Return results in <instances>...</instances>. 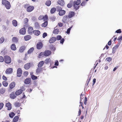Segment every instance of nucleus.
<instances>
[{"label": "nucleus", "mask_w": 122, "mask_h": 122, "mask_svg": "<svg viewBox=\"0 0 122 122\" xmlns=\"http://www.w3.org/2000/svg\"><path fill=\"white\" fill-rule=\"evenodd\" d=\"M4 62L7 64L10 63L11 61V59L10 57L8 56H4Z\"/></svg>", "instance_id": "obj_1"}, {"label": "nucleus", "mask_w": 122, "mask_h": 122, "mask_svg": "<svg viewBox=\"0 0 122 122\" xmlns=\"http://www.w3.org/2000/svg\"><path fill=\"white\" fill-rule=\"evenodd\" d=\"M69 18L68 15H65L63 17L62 21L63 23L67 22L69 21Z\"/></svg>", "instance_id": "obj_2"}, {"label": "nucleus", "mask_w": 122, "mask_h": 122, "mask_svg": "<svg viewBox=\"0 0 122 122\" xmlns=\"http://www.w3.org/2000/svg\"><path fill=\"white\" fill-rule=\"evenodd\" d=\"M26 33L25 29V27L22 28L19 30V33L22 35L25 34Z\"/></svg>", "instance_id": "obj_3"}, {"label": "nucleus", "mask_w": 122, "mask_h": 122, "mask_svg": "<svg viewBox=\"0 0 122 122\" xmlns=\"http://www.w3.org/2000/svg\"><path fill=\"white\" fill-rule=\"evenodd\" d=\"M22 74V70L21 68H19L17 71V76L20 77Z\"/></svg>", "instance_id": "obj_4"}, {"label": "nucleus", "mask_w": 122, "mask_h": 122, "mask_svg": "<svg viewBox=\"0 0 122 122\" xmlns=\"http://www.w3.org/2000/svg\"><path fill=\"white\" fill-rule=\"evenodd\" d=\"M75 15V13L73 11H71L69 12L68 16L69 18H71L73 17Z\"/></svg>", "instance_id": "obj_5"}, {"label": "nucleus", "mask_w": 122, "mask_h": 122, "mask_svg": "<svg viewBox=\"0 0 122 122\" xmlns=\"http://www.w3.org/2000/svg\"><path fill=\"white\" fill-rule=\"evenodd\" d=\"M43 46L41 42H38L36 46L37 48L38 49H41Z\"/></svg>", "instance_id": "obj_6"}, {"label": "nucleus", "mask_w": 122, "mask_h": 122, "mask_svg": "<svg viewBox=\"0 0 122 122\" xmlns=\"http://www.w3.org/2000/svg\"><path fill=\"white\" fill-rule=\"evenodd\" d=\"M34 9V7L33 6H30L27 8V11L28 12H30L33 10Z\"/></svg>", "instance_id": "obj_7"}, {"label": "nucleus", "mask_w": 122, "mask_h": 122, "mask_svg": "<svg viewBox=\"0 0 122 122\" xmlns=\"http://www.w3.org/2000/svg\"><path fill=\"white\" fill-rule=\"evenodd\" d=\"M13 69L11 68H9L7 69L5 71V73L6 74H10L12 72Z\"/></svg>", "instance_id": "obj_8"}, {"label": "nucleus", "mask_w": 122, "mask_h": 122, "mask_svg": "<svg viewBox=\"0 0 122 122\" xmlns=\"http://www.w3.org/2000/svg\"><path fill=\"white\" fill-rule=\"evenodd\" d=\"M44 55L46 56H49L51 54V52L50 51L47 50L45 51L44 52Z\"/></svg>", "instance_id": "obj_9"}, {"label": "nucleus", "mask_w": 122, "mask_h": 122, "mask_svg": "<svg viewBox=\"0 0 122 122\" xmlns=\"http://www.w3.org/2000/svg\"><path fill=\"white\" fill-rule=\"evenodd\" d=\"M31 81V79L30 78H26L25 80L24 83L26 84H28L30 83Z\"/></svg>", "instance_id": "obj_10"}, {"label": "nucleus", "mask_w": 122, "mask_h": 122, "mask_svg": "<svg viewBox=\"0 0 122 122\" xmlns=\"http://www.w3.org/2000/svg\"><path fill=\"white\" fill-rule=\"evenodd\" d=\"M56 38L53 37L51 38L49 40V42L50 43H54L56 41Z\"/></svg>", "instance_id": "obj_11"}, {"label": "nucleus", "mask_w": 122, "mask_h": 122, "mask_svg": "<svg viewBox=\"0 0 122 122\" xmlns=\"http://www.w3.org/2000/svg\"><path fill=\"white\" fill-rule=\"evenodd\" d=\"M74 1L72 0H71L69 2V3L67 5V7L69 8H71L73 5Z\"/></svg>", "instance_id": "obj_12"}, {"label": "nucleus", "mask_w": 122, "mask_h": 122, "mask_svg": "<svg viewBox=\"0 0 122 122\" xmlns=\"http://www.w3.org/2000/svg\"><path fill=\"white\" fill-rule=\"evenodd\" d=\"M66 12L65 10H62L59 12V15L60 16H62L65 14Z\"/></svg>", "instance_id": "obj_13"}, {"label": "nucleus", "mask_w": 122, "mask_h": 122, "mask_svg": "<svg viewBox=\"0 0 122 122\" xmlns=\"http://www.w3.org/2000/svg\"><path fill=\"white\" fill-rule=\"evenodd\" d=\"M6 106L7 107V110H10L12 108L11 104L9 102H8L6 104Z\"/></svg>", "instance_id": "obj_14"}, {"label": "nucleus", "mask_w": 122, "mask_h": 122, "mask_svg": "<svg viewBox=\"0 0 122 122\" xmlns=\"http://www.w3.org/2000/svg\"><path fill=\"white\" fill-rule=\"evenodd\" d=\"M58 4L61 6H63L65 4L64 1L62 0H59L58 1Z\"/></svg>", "instance_id": "obj_15"}, {"label": "nucleus", "mask_w": 122, "mask_h": 122, "mask_svg": "<svg viewBox=\"0 0 122 122\" xmlns=\"http://www.w3.org/2000/svg\"><path fill=\"white\" fill-rule=\"evenodd\" d=\"M33 28L32 27H29L28 29V32L29 34H31L33 32Z\"/></svg>", "instance_id": "obj_16"}, {"label": "nucleus", "mask_w": 122, "mask_h": 122, "mask_svg": "<svg viewBox=\"0 0 122 122\" xmlns=\"http://www.w3.org/2000/svg\"><path fill=\"white\" fill-rule=\"evenodd\" d=\"M30 67V63H28L25 65L24 68L26 70L29 69Z\"/></svg>", "instance_id": "obj_17"}, {"label": "nucleus", "mask_w": 122, "mask_h": 122, "mask_svg": "<svg viewBox=\"0 0 122 122\" xmlns=\"http://www.w3.org/2000/svg\"><path fill=\"white\" fill-rule=\"evenodd\" d=\"M118 46L117 45H116L115 46H114L112 49V53H114L116 51V50L118 48Z\"/></svg>", "instance_id": "obj_18"}, {"label": "nucleus", "mask_w": 122, "mask_h": 122, "mask_svg": "<svg viewBox=\"0 0 122 122\" xmlns=\"http://www.w3.org/2000/svg\"><path fill=\"white\" fill-rule=\"evenodd\" d=\"M31 37L30 35L26 36L24 37L25 40V41H27L31 39Z\"/></svg>", "instance_id": "obj_19"}, {"label": "nucleus", "mask_w": 122, "mask_h": 122, "mask_svg": "<svg viewBox=\"0 0 122 122\" xmlns=\"http://www.w3.org/2000/svg\"><path fill=\"white\" fill-rule=\"evenodd\" d=\"M42 68L41 67H38L36 70V73L37 74L42 71Z\"/></svg>", "instance_id": "obj_20"}, {"label": "nucleus", "mask_w": 122, "mask_h": 122, "mask_svg": "<svg viewBox=\"0 0 122 122\" xmlns=\"http://www.w3.org/2000/svg\"><path fill=\"white\" fill-rule=\"evenodd\" d=\"M22 92V90L20 89L17 90L15 92V94L16 95H18L21 94Z\"/></svg>", "instance_id": "obj_21"}, {"label": "nucleus", "mask_w": 122, "mask_h": 122, "mask_svg": "<svg viewBox=\"0 0 122 122\" xmlns=\"http://www.w3.org/2000/svg\"><path fill=\"white\" fill-rule=\"evenodd\" d=\"M15 83L14 82H13L11 83L10 85V87L11 89L13 88L15 86Z\"/></svg>", "instance_id": "obj_22"}, {"label": "nucleus", "mask_w": 122, "mask_h": 122, "mask_svg": "<svg viewBox=\"0 0 122 122\" xmlns=\"http://www.w3.org/2000/svg\"><path fill=\"white\" fill-rule=\"evenodd\" d=\"M33 33L36 35L38 36L40 34V32L39 30H35L33 31Z\"/></svg>", "instance_id": "obj_23"}, {"label": "nucleus", "mask_w": 122, "mask_h": 122, "mask_svg": "<svg viewBox=\"0 0 122 122\" xmlns=\"http://www.w3.org/2000/svg\"><path fill=\"white\" fill-rule=\"evenodd\" d=\"M44 63V62L43 61H40L39 63L38 66V67H41L42 66Z\"/></svg>", "instance_id": "obj_24"}, {"label": "nucleus", "mask_w": 122, "mask_h": 122, "mask_svg": "<svg viewBox=\"0 0 122 122\" xmlns=\"http://www.w3.org/2000/svg\"><path fill=\"white\" fill-rule=\"evenodd\" d=\"M12 41L14 43H17L18 41V39L17 37H14L12 38Z\"/></svg>", "instance_id": "obj_25"}, {"label": "nucleus", "mask_w": 122, "mask_h": 122, "mask_svg": "<svg viewBox=\"0 0 122 122\" xmlns=\"http://www.w3.org/2000/svg\"><path fill=\"white\" fill-rule=\"evenodd\" d=\"M75 1H74L73 6L74 7V9L75 10H77L79 8V6H78V5L75 4Z\"/></svg>", "instance_id": "obj_26"}, {"label": "nucleus", "mask_w": 122, "mask_h": 122, "mask_svg": "<svg viewBox=\"0 0 122 122\" xmlns=\"http://www.w3.org/2000/svg\"><path fill=\"white\" fill-rule=\"evenodd\" d=\"M11 49L13 50H15L16 48L15 45L14 44H12L11 46Z\"/></svg>", "instance_id": "obj_27"}, {"label": "nucleus", "mask_w": 122, "mask_h": 122, "mask_svg": "<svg viewBox=\"0 0 122 122\" xmlns=\"http://www.w3.org/2000/svg\"><path fill=\"white\" fill-rule=\"evenodd\" d=\"M25 49V47L24 46H22L20 48L19 51L20 52H23Z\"/></svg>", "instance_id": "obj_28"}, {"label": "nucleus", "mask_w": 122, "mask_h": 122, "mask_svg": "<svg viewBox=\"0 0 122 122\" xmlns=\"http://www.w3.org/2000/svg\"><path fill=\"white\" fill-rule=\"evenodd\" d=\"M8 3H9V2L6 0H3L2 1V4L3 5L5 6Z\"/></svg>", "instance_id": "obj_29"}, {"label": "nucleus", "mask_w": 122, "mask_h": 122, "mask_svg": "<svg viewBox=\"0 0 122 122\" xmlns=\"http://www.w3.org/2000/svg\"><path fill=\"white\" fill-rule=\"evenodd\" d=\"M12 23L13 25L15 26H16L17 25V22L15 20H13L12 21Z\"/></svg>", "instance_id": "obj_30"}, {"label": "nucleus", "mask_w": 122, "mask_h": 122, "mask_svg": "<svg viewBox=\"0 0 122 122\" xmlns=\"http://www.w3.org/2000/svg\"><path fill=\"white\" fill-rule=\"evenodd\" d=\"M32 73L31 72L30 73V75H31V77L33 80H35L37 79V76H35L34 75H32Z\"/></svg>", "instance_id": "obj_31"}, {"label": "nucleus", "mask_w": 122, "mask_h": 122, "mask_svg": "<svg viewBox=\"0 0 122 122\" xmlns=\"http://www.w3.org/2000/svg\"><path fill=\"white\" fill-rule=\"evenodd\" d=\"M56 8H52L50 10V13L51 14L54 13L56 10Z\"/></svg>", "instance_id": "obj_32"}, {"label": "nucleus", "mask_w": 122, "mask_h": 122, "mask_svg": "<svg viewBox=\"0 0 122 122\" xmlns=\"http://www.w3.org/2000/svg\"><path fill=\"white\" fill-rule=\"evenodd\" d=\"M14 105L16 107H18L20 106V104L18 102H16L14 103Z\"/></svg>", "instance_id": "obj_33"}, {"label": "nucleus", "mask_w": 122, "mask_h": 122, "mask_svg": "<svg viewBox=\"0 0 122 122\" xmlns=\"http://www.w3.org/2000/svg\"><path fill=\"white\" fill-rule=\"evenodd\" d=\"M10 97L12 99H14L16 97V96L14 93H12L10 95Z\"/></svg>", "instance_id": "obj_34"}, {"label": "nucleus", "mask_w": 122, "mask_h": 122, "mask_svg": "<svg viewBox=\"0 0 122 122\" xmlns=\"http://www.w3.org/2000/svg\"><path fill=\"white\" fill-rule=\"evenodd\" d=\"M5 88H2L0 90V93L3 94L5 92Z\"/></svg>", "instance_id": "obj_35"}, {"label": "nucleus", "mask_w": 122, "mask_h": 122, "mask_svg": "<svg viewBox=\"0 0 122 122\" xmlns=\"http://www.w3.org/2000/svg\"><path fill=\"white\" fill-rule=\"evenodd\" d=\"M48 24V22L46 21L42 24V26L44 27H46L47 26Z\"/></svg>", "instance_id": "obj_36"}, {"label": "nucleus", "mask_w": 122, "mask_h": 122, "mask_svg": "<svg viewBox=\"0 0 122 122\" xmlns=\"http://www.w3.org/2000/svg\"><path fill=\"white\" fill-rule=\"evenodd\" d=\"M5 6L7 9H10L11 6L10 3L9 2V3H7V4L5 5Z\"/></svg>", "instance_id": "obj_37"}, {"label": "nucleus", "mask_w": 122, "mask_h": 122, "mask_svg": "<svg viewBox=\"0 0 122 122\" xmlns=\"http://www.w3.org/2000/svg\"><path fill=\"white\" fill-rule=\"evenodd\" d=\"M18 118L19 117L18 116H15L13 119V122H16L18 120Z\"/></svg>", "instance_id": "obj_38"}, {"label": "nucleus", "mask_w": 122, "mask_h": 122, "mask_svg": "<svg viewBox=\"0 0 122 122\" xmlns=\"http://www.w3.org/2000/svg\"><path fill=\"white\" fill-rule=\"evenodd\" d=\"M51 61L50 58H48L46 59L45 61V62L46 64H48Z\"/></svg>", "instance_id": "obj_39"}, {"label": "nucleus", "mask_w": 122, "mask_h": 122, "mask_svg": "<svg viewBox=\"0 0 122 122\" xmlns=\"http://www.w3.org/2000/svg\"><path fill=\"white\" fill-rule=\"evenodd\" d=\"M45 56L44 52H41L39 55V58H41Z\"/></svg>", "instance_id": "obj_40"}, {"label": "nucleus", "mask_w": 122, "mask_h": 122, "mask_svg": "<svg viewBox=\"0 0 122 122\" xmlns=\"http://www.w3.org/2000/svg\"><path fill=\"white\" fill-rule=\"evenodd\" d=\"M51 4V1L50 0L47 1L46 3V4L48 6H50Z\"/></svg>", "instance_id": "obj_41"}, {"label": "nucleus", "mask_w": 122, "mask_h": 122, "mask_svg": "<svg viewBox=\"0 0 122 122\" xmlns=\"http://www.w3.org/2000/svg\"><path fill=\"white\" fill-rule=\"evenodd\" d=\"M59 32V30L58 29H55L54 31V33L55 34H58Z\"/></svg>", "instance_id": "obj_42"}, {"label": "nucleus", "mask_w": 122, "mask_h": 122, "mask_svg": "<svg viewBox=\"0 0 122 122\" xmlns=\"http://www.w3.org/2000/svg\"><path fill=\"white\" fill-rule=\"evenodd\" d=\"M3 85L5 86H7L8 84L7 82L6 81H4L2 82Z\"/></svg>", "instance_id": "obj_43"}, {"label": "nucleus", "mask_w": 122, "mask_h": 122, "mask_svg": "<svg viewBox=\"0 0 122 122\" xmlns=\"http://www.w3.org/2000/svg\"><path fill=\"white\" fill-rule=\"evenodd\" d=\"M34 50V48L33 47L31 48L28 51V54L31 53Z\"/></svg>", "instance_id": "obj_44"}, {"label": "nucleus", "mask_w": 122, "mask_h": 122, "mask_svg": "<svg viewBox=\"0 0 122 122\" xmlns=\"http://www.w3.org/2000/svg\"><path fill=\"white\" fill-rule=\"evenodd\" d=\"M15 115L14 113L13 112H11L9 114L10 117L12 118H13Z\"/></svg>", "instance_id": "obj_45"}, {"label": "nucleus", "mask_w": 122, "mask_h": 122, "mask_svg": "<svg viewBox=\"0 0 122 122\" xmlns=\"http://www.w3.org/2000/svg\"><path fill=\"white\" fill-rule=\"evenodd\" d=\"M5 40L4 37H2L0 39V43H3Z\"/></svg>", "instance_id": "obj_46"}, {"label": "nucleus", "mask_w": 122, "mask_h": 122, "mask_svg": "<svg viewBox=\"0 0 122 122\" xmlns=\"http://www.w3.org/2000/svg\"><path fill=\"white\" fill-rule=\"evenodd\" d=\"M50 47L51 50L53 51H54L56 49L55 47H54L52 45H50Z\"/></svg>", "instance_id": "obj_47"}, {"label": "nucleus", "mask_w": 122, "mask_h": 122, "mask_svg": "<svg viewBox=\"0 0 122 122\" xmlns=\"http://www.w3.org/2000/svg\"><path fill=\"white\" fill-rule=\"evenodd\" d=\"M57 11L58 12H59L62 10V8L60 6H58L56 7Z\"/></svg>", "instance_id": "obj_48"}, {"label": "nucleus", "mask_w": 122, "mask_h": 122, "mask_svg": "<svg viewBox=\"0 0 122 122\" xmlns=\"http://www.w3.org/2000/svg\"><path fill=\"white\" fill-rule=\"evenodd\" d=\"M62 38L61 36L60 35L57 36L56 37V39L57 40H61Z\"/></svg>", "instance_id": "obj_49"}, {"label": "nucleus", "mask_w": 122, "mask_h": 122, "mask_svg": "<svg viewBox=\"0 0 122 122\" xmlns=\"http://www.w3.org/2000/svg\"><path fill=\"white\" fill-rule=\"evenodd\" d=\"M28 19L27 18H26L24 19L23 23L24 24H26L28 22Z\"/></svg>", "instance_id": "obj_50"}, {"label": "nucleus", "mask_w": 122, "mask_h": 122, "mask_svg": "<svg viewBox=\"0 0 122 122\" xmlns=\"http://www.w3.org/2000/svg\"><path fill=\"white\" fill-rule=\"evenodd\" d=\"M35 27L36 28H39V23L37 22H36L35 23Z\"/></svg>", "instance_id": "obj_51"}, {"label": "nucleus", "mask_w": 122, "mask_h": 122, "mask_svg": "<svg viewBox=\"0 0 122 122\" xmlns=\"http://www.w3.org/2000/svg\"><path fill=\"white\" fill-rule=\"evenodd\" d=\"M72 27H70V28H68L67 29V30L66 32L67 34H68L70 33V30H71Z\"/></svg>", "instance_id": "obj_52"}, {"label": "nucleus", "mask_w": 122, "mask_h": 122, "mask_svg": "<svg viewBox=\"0 0 122 122\" xmlns=\"http://www.w3.org/2000/svg\"><path fill=\"white\" fill-rule=\"evenodd\" d=\"M4 57L3 58L2 56H0V62H2L4 61Z\"/></svg>", "instance_id": "obj_53"}, {"label": "nucleus", "mask_w": 122, "mask_h": 122, "mask_svg": "<svg viewBox=\"0 0 122 122\" xmlns=\"http://www.w3.org/2000/svg\"><path fill=\"white\" fill-rule=\"evenodd\" d=\"M81 0H77L76 2H75V4L76 5H79L81 3Z\"/></svg>", "instance_id": "obj_54"}, {"label": "nucleus", "mask_w": 122, "mask_h": 122, "mask_svg": "<svg viewBox=\"0 0 122 122\" xmlns=\"http://www.w3.org/2000/svg\"><path fill=\"white\" fill-rule=\"evenodd\" d=\"M86 3V2L85 1H84L81 3V5L82 6H84L85 5Z\"/></svg>", "instance_id": "obj_55"}, {"label": "nucleus", "mask_w": 122, "mask_h": 122, "mask_svg": "<svg viewBox=\"0 0 122 122\" xmlns=\"http://www.w3.org/2000/svg\"><path fill=\"white\" fill-rule=\"evenodd\" d=\"M106 60L110 62L112 59V58L111 57H108L107 58Z\"/></svg>", "instance_id": "obj_56"}, {"label": "nucleus", "mask_w": 122, "mask_h": 122, "mask_svg": "<svg viewBox=\"0 0 122 122\" xmlns=\"http://www.w3.org/2000/svg\"><path fill=\"white\" fill-rule=\"evenodd\" d=\"M43 19L44 21H46L48 19L47 16V15H45V16H44Z\"/></svg>", "instance_id": "obj_57"}, {"label": "nucleus", "mask_w": 122, "mask_h": 122, "mask_svg": "<svg viewBox=\"0 0 122 122\" xmlns=\"http://www.w3.org/2000/svg\"><path fill=\"white\" fill-rule=\"evenodd\" d=\"M122 40V36L119 37L118 40V42L120 43Z\"/></svg>", "instance_id": "obj_58"}, {"label": "nucleus", "mask_w": 122, "mask_h": 122, "mask_svg": "<svg viewBox=\"0 0 122 122\" xmlns=\"http://www.w3.org/2000/svg\"><path fill=\"white\" fill-rule=\"evenodd\" d=\"M44 16L43 15H41L39 17V20H41L43 19Z\"/></svg>", "instance_id": "obj_59"}, {"label": "nucleus", "mask_w": 122, "mask_h": 122, "mask_svg": "<svg viewBox=\"0 0 122 122\" xmlns=\"http://www.w3.org/2000/svg\"><path fill=\"white\" fill-rule=\"evenodd\" d=\"M65 40L64 38L61 39L60 41V42L61 43L63 44Z\"/></svg>", "instance_id": "obj_60"}, {"label": "nucleus", "mask_w": 122, "mask_h": 122, "mask_svg": "<svg viewBox=\"0 0 122 122\" xmlns=\"http://www.w3.org/2000/svg\"><path fill=\"white\" fill-rule=\"evenodd\" d=\"M4 104L2 103H0V110H1L3 107Z\"/></svg>", "instance_id": "obj_61"}, {"label": "nucleus", "mask_w": 122, "mask_h": 122, "mask_svg": "<svg viewBox=\"0 0 122 122\" xmlns=\"http://www.w3.org/2000/svg\"><path fill=\"white\" fill-rule=\"evenodd\" d=\"M24 74L25 76H26L28 74V72L27 71H25L24 73Z\"/></svg>", "instance_id": "obj_62"}, {"label": "nucleus", "mask_w": 122, "mask_h": 122, "mask_svg": "<svg viewBox=\"0 0 122 122\" xmlns=\"http://www.w3.org/2000/svg\"><path fill=\"white\" fill-rule=\"evenodd\" d=\"M47 34L46 33H44L43 34V38H45L47 36Z\"/></svg>", "instance_id": "obj_63"}, {"label": "nucleus", "mask_w": 122, "mask_h": 122, "mask_svg": "<svg viewBox=\"0 0 122 122\" xmlns=\"http://www.w3.org/2000/svg\"><path fill=\"white\" fill-rule=\"evenodd\" d=\"M116 33H120L121 32V29H118L116 31H115Z\"/></svg>", "instance_id": "obj_64"}]
</instances>
